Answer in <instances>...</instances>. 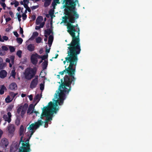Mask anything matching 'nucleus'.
I'll list each match as a JSON object with an SVG mask.
<instances>
[{"instance_id": "9", "label": "nucleus", "mask_w": 152, "mask_h": 152, "mask_svg": "<svg viewBox=\"0 0 152 152\" xmlns=\"http://www.w3.org/2000/svg\"><path fill=\"white\" fill-rule=\"evenodd\" d=\"M7 129L9 134L12 136L15 129L14 125L9 124L7 126Z\"/></svg>"}, {"instance_id": "30", "label": "nucleus", "mask_w": 152, "mask_h": 152, "mask_svg": "<svg viewBox=\"0 0 152 152\" xmlns=\"http://www.w3.org/2000/svg\"><path fill=\"white\" fill-rule=\"evenodd\" d=\"M8 39V38L7 37L4 36L2 37V39L3 40V41L1 42H4V41H7Z\"/></svg>"}, {"instance_id": "21", "label": "nucleus", "mask_w": 152, "mask_h": 152, "mask_svg": "<svg viewBox=\"0 0 152 152\" xmlns=\"http://www.w3.org/2000/svg\"><path fill=\"white\" fill-rule=\"evenodd\" d=\"M28 49L30 51H33L34 49V47L33 45L30 44L27 47Z\"/></svg>"}, {"instance_id": "4", "label": "nucleus", "mask_w": 152, "mask_h": 152, "mask_svg": "<svg viewBox=\"0 0 152 152\" xmlns=\"http://www.w3.org/2000/svg\"><path fill=\"white\" fill-rule=\"evenodd\" d=\"M36 71L35 68L27 69L24 74L25 78L28 80L31 79L35 75Z\"/></svg>"}, {"instance_id": "36", "label": "nucleus", "mask_w": 152, "mask_h": 152, "mask_svg": "<svg viewBox=\"0 0 152 152\" xmlns=\"http://www.w3.org/2000/svg\"><path fill=\"white\" fill-rule=\"evenodd\" d=\"M44 88V83H41L40 85V89L41 91H43Z\"/></svg>"}, {"instance_id": "34", "label": "nucleus", "mask_w": 152, "mask_h": 152, "mask_svg": "<svg viewBox=\"0 0 152 152\" xmlns=\"http://www.w3.org/2000/svg\"><path fill=\"white\" fill-rule=\"evenodd\" d=\"M17 42L20 44L22 43L23 42V39L20 38H18L17 39Z\"/></svg>"}, {"instance_id": "13", "label": "nucleus", "mask_w": 152, "mask_h": 152, "mask_svg": "<svg viewBox=\"0 0 152 152\" xmlns=\"http://www.w3.org/2000/svg\"><path fill=\"white\" fill-rule=\"evenodd\" d=\"M0 144L3 146L6 147L9 144L7 139L5 138H4L1 139Z\"/></svg>"}, {"instance_id": "43", "label": "nucleus", "mask_w": 152, "mask_h": 152, "mask_svg": "<svg viewBox=\"0 0 152 152\" xmlns=\"http://www.w3.org/2000/svg\"><path fill=\"white\" fill-rule=\"evenodd\" d=\"M28 98L30 101H32L33 99V95H30L28 96Z\"/></svg>"}, {"instance_id": "25", "label": "nucleus", "mask_w": 152, "mask_h": 152, "mask_svg": "<svg viewBox=\"0 0 152 152\" xmlns=\"http://www.w3.org/2000/svg\"><path fill=\"white\" fill-rule=\"evenodd\" d=\"M15 57L13 56H11L10 57V59L12 65L14 64V61Z\"/></svg>"}, {"instance_id": "41", "label": "nucleus", "mask_w": 152, "mask_h": 152, "mask_svg": "<svg viewBox=\"0 0 152 152\" xmlns=\"http://www.w3.org/2000/svg\"><path fill=\"white\" fill-rule=\"evenodd\" d=\"M22 17L23 18V19L25 20L27 18V15L25 13H23L22 14Z\"/></svg>"}, {"instance_id": "62", "label": "nucleus", "mask_w": 152, "mask_h": 152, "mask_svg": "<svg viewBox=\"0 0 152 152\" xmlns=\"http://www.w3.org/2000/svg\"><path fill=\"white\" fill-rule=\"evenodd\" d=\"M6 124V122H5L4 123V125H5Z\"/></svg>"}, {"instance_id": "32", "label": "nucleus", "mask_w": 152, "mask_h": 152, "mask_svg": "<svg viewBox=\"0 0 152 152\" xmlns=\"http://www.w3.org/2000/svg\"><path fill=\"white\" fill-rule=\"evenodd\" d=\"M17 94V93H11L10 94V96H11L13 99L14 98V97Z\"/></svg>"}, {"instance_id": "49", "label": "nucleus", "mask_w": 152, "mask_h": 152, "mask_svg": "<svg viewBox=\"0 0 152 152\" xmlns=\"http://www.w3.org/2000/svg\"><path fill=\"white\" fill-rule=\"evenodd\" d=\"M6 22H8L11 20V18H6Z\"/></svg>"}, {"instance_id": "15", "label": "nucleus", "mask_w": 152, "mask_h": 152, "mask_svg": "<svg viewBox=\"0 0 152 152\" xmlns=\"http://www.w3.org/2000/svg\"><path fill=\"white\" fill-rule=\"evenodd\" d=\"M40 97L39 95L37 94L35 96L34 99V103L35 105H36L40 100Z\"/></svg>"}, {"instance_id": "10", "label": "nucleus", "mask_w": 152, "mask_h": 152, "mask_svg": "<svg viewBox=\"0 0 152 152\" xmlns=\"http://www.w3.org/2000/svg\"><path fill=\"white\" fill-rule=\"evenodd\" d=\"M36 24L37 25H41V27H43L45 24L43 18L41 16L38 17L37 19Z\"/></svg>"}, {"instance_id": "6", "label": "nucleus", "mask_w": 152, "mask_h": 152, "mask_svg": "<svg viewBox=\"0 0 152 152\" xmlns=\"http://www.w3.org/2000/svg\"><path fill=\"white\" fill-rule=\"evenodd\" d=\"M41 56L37 53L31 55V61L34 64H36L38 62V59L41 58Z\"/></svg>"}, {"instance_id": "48", "label": "nucleus", "mask_w": 152, "mask_h": 152, "mask_svg": "<svg viewBox=\"0 0 152 152\" xmlns=\"http://www.w3.org/2000/svg\"><path fill=\"white\" fill-rule=\"evenodd\" d=\"M23 9V8L21 9L20 7H18L17 9V10L18 11H20V10H21V12H23L22 11V10Z\"/></svg>"}, {"instance_id": "16", "label": "nucleus", "mask_w": 152, "mask_h": 152, "mask_svg": "<svg viewBox=\"0 0 152 152\" xmlns=\"http://www.w3.org/2000/svg\"><path fill=\"white\" fill-rule=\"evenodd\" d=\"M7 75V72L4 70L1 71L0 72V77L1 78H4Z\"/></svg>"}, {"instance_id": "51", "label": "nucleus", "mask_w": 152, "mask_h": 152, "mask_svg": "<svg viewBox=\"0 0 152 152\" xmlns=\"http://www.w3.org/2000/svg\"><path fill=\"white\" fill-rule=\"evenodd\" d=\"M3 134V131L1 130L0 129V138H1Z\"/></svg>"}, {"instance_id": "7", "label": "nucleus", "mask_w": 152, "mask_h": 152, "mask_svg": "<svg viewBox=\"0 0 152 152\" xmlns=\"http://www.w3.org/2000/svg\"><path fill=\"white\" fill-rule=\"evenodd\" d=\"M35 104H31L28 107V109L27 110V113L28 114H30L32 113L33 114L36 115H37V114H39L38 112L36 111L34 109V108Z\"/></svg>"}, {"instance_id": "53", "label": "nucleus", "mask_w": 152, "mask_h": 152, "mask_svg": "<svg viewBox=\"0 0 152 152\" xmlns=\"http://www.w3.org/2000/svg\"><path fill=\"white\" fill-rule=\"evenodd\" d=\"M3 40L2 39V37H1V35H0V41L1 42L3 41Z\"/></svg>"}, {"instance_id": "52", "label": "nucleus", "mask_w": 152, "mask_h": 152, "mask_svg": "<svg viewBox=\"0 0 152 152\" xmlns=\"http://www.w3.org/2000/svg\"><path fill=\"white\" fill-rule=\"evenodd\" d=\"M26 94H22L21 95V96L22 97H24L26 96Z\"/></svg>"}, {"instance_id": "3", "label": "nucleus", "mask_w": 152, "mask_h": 152, "mask_svg": "<svg viewBox=\"0 0 152 152\" xmlns=\"http://www.w3.org/2000/svg\"><path fill=\"white\" fill-rule=\"evenodd\" d=\"M45 37L46 38L44 39V41L46 42L47 41L48 36L50 35L48 42V45L46 46V53H49V52L50 47L52 45L53 40V36L52 31L51 30L48 29L45 30Z\"/></svg>"}, {"instance_id": "24", "label": "nucleus", "mask_w": 152, "mask_h": 152, "mask_svg": "<svg viewBox=\"0 0 152 152\" xmlns=\"http://www.w3.org/2000/svg\"><path fill=\"white\" fill-rule=\"evenodd\" d=\"M0 3L1 6L3 7V9H4V10H5L6 9V8H7V9L9 10L10 9V7H6V4H5L4 2H0Z\"/></svg>"}, {"instance_id": "17", "label": "nucleus", "mask_w": 152, "mask_h": 152, "mask_svg": "<svg viewBox=\"0 0 152 152\" xmlns=\"http://www.w3.org/2000/svg\"><path fill=\"white\" fill-rule=\"evenodd\" d=\"M15 70V68L14 66H13L10 72V76H12L14 78H15L16 74Z\"/></svg>"}, {"instance_id": "39", "label": "nucleus", "mask_w": 152, "mask_h": 152, "mask_svg": "<svg viewBox=\"0 0 152 152\" xmlns=\"http://www.w3.org/2000/svg\"><path fill=\"white\" fill-rule=\"evenodd\" d=\"M2 49L5 52V51H7L8 50V48L5 46H3L2 47Z\"/></svg>"}, {"instance_id": "58", "label": "nucleus", "mask_w": 152, "mask_h": 152, "mask_svg": "<svg viewBox=\"0 0 152 152\" xmlns=\"http://www.w3.org/2000/svg\"><path fill=\"white\" fill-rule=\"evenodd\" d=\"M2 2H4L5 0H1Z\"/></svg>"}, {"instance_id": "12", "label": "nucleus", "mask_w": 152, "mask_h": 152, "mask_svg": "<svg viewBox=\"0 0 152 152\" xmlns=\"http://www.w3.org/2000/svg\"><path fill=\"white\" fill-rule=\"evenodd\" d=\"M11 113L9 112L8 113L7 115H4L3 116L5 121H7L8 123H10L11 121Z\"/></svg>"}, {"instance_id": "57", "label": "nucleus", "mask_w": 152, "mask_h": 152, "mask_svg": "<svg viewBox=\"0 0 152 152\" xmlns=\"http://www.w3.org/2000/svg\"><path fill=\"white\" fill-rule=\"evenodd\" d=\"M42 50H41L40 51V53H42Z\"/></svg>"}, {"instance_id": "2", "label": "nucleus", "mask_w": 152, "mask_h": 152, "mask_svg": "<svg viewBox=\"0 0 152 152\" xmlns=\"http://www.w3.org/2000/svg\"><path fill=\"white\" fill-rule=\"evenodd\" d=\"M46 108L42 110V114L41 115L40 118L41 119L44 116H45L46 118V120L44 121H42L41 120H39L37 122L34 124H31L27 128L29 132H28V136L29 137L28 139L25 140V139L23 137V136L26 131V128L24 127L23 125H21L19 131L20 135V143L21 142L22 146L20 147L19 149V152H29L30 150V145L29 144L28 141L32 135L33 134L35 130L38 128L40 126L42 125L43 123H45V127H47L48 125L47 123L48 121L52 120V115L54 113H52L51 115H49V114L50 113V112H49L47 113V114H45L44 113V112L45 111Z\"/></svg>"}, {"instance_id": "5", "label": "nucleus", "mask_w": 152, "mask_h": 152, "mask_svg": "<svg viewBox=\"0 0 152 152\" xmlns=\"http://www.w3.org/2000/svg\"><path fill=\"white\" fill-rule=\"evenodd\" d=\"M28 106V104L26 103L24 105H19L17 109V113L18 114L20 115L21 116L23 117L26 113Z\"/></svg>"}, {"instance_id": "1", "label": "nucleus", "mask_w": 152, "mask_h": 152, "mask_svg": "<svg viewBox=\"0 0 152 152\" xmlns=\"http://www.w3.org/2000/svg\"><path fill=\"white\" fill-rule=\"evenodd\" d=\"M78 17H66L65 22L67 23V31L72 37V39L70 44H68V55L66 58V61H64V64L66 61L69 63V66L65 70L59 73L57 75L58 78H61L60 84L62 85L59 88L58 91L56 93L53 103L50 102L48 107L44 112L45 114L50 112L49 114L51 115L52 113H56L59 109L58 105H61L63 103L64 100L66 99V95L70 90V85L75 80L74 77L75 66L77 58V55L80 53V50L79 38L80 29L77 25L73 26L71 23H74L75 20Z\"/></svg>"}, {"instance_id": "28", "label": "nucleus", "mask_w": 152, "mask_h": 152, "mask_svg": "<svg viewBox=\"0 0 152 152\" xmlns=\"http://www.w3.org/2000/svg\"><path fill=\"white\" fill-rule=\"evenodd\" d=\"M42 40V38L39 37H37L36 39V41L37 43H39L41 42Z\"/></svg>"}, {"instance_id": "38", "label": "nucleus", "mask_w": 152, "mask_h": 152, "mask_svg": "<svg viewBox=\"0 0 152 152\" xmlns=\"http://www.w3.org/2000/svg\"><path fill=\"white\" fill-rule=\"evenodd\" d=\"M5 54V52L4 51H3L2 49L0 50V55H4Z\"/></svg>"}, {"instance_id": "27", "label": "nucleus", "mask_w": 152, "mask_h": 152, "mask_svg": "<svg viewBox=\"0 0 152 152\" xmlns=\"http://www.w3.org/2000/svg\"><path fill=\"white\" fill-rule=\"evenodd\" d=\"M8 47L10 51L11 52H13L15 51V49L14 47L11 46H9Z\"/></svg>"}, {"instance_id": "54", "label": "nucleus", "mask_w": 152, "mask_h": 152, "mask_svg": "<svg viewBox=\"0 0 152 152\" xmlns=\"http://www.w3.org/2000/svg\"><path fill=\"white\" fill-rule=\"evenodd\" d=\"M58 54H56V57H54V58H57V57H58Z\"/></svg>"}, {"instance_id": "40", "label": "nucleus", "mask_w": 152, "mask_h": 152, "mask_svg": "<svg viewBox=\"0 0 152 152\" xmlns=\"http://www.w3.org/2000/svg\"><path fill=\"white\" fill-rule=\"evenodd\" d=\"M38 33L37 32H35L33 33V35H32V36L33 37H36L37 36H38Z\"/></svg>"}, {"instance_id": "44", "label": "nucleus", "mask_w": 152, "mask_h": 152, "mask_svg": "<svg viewBox=\"0 0 152 152\" xmlns=\"http://www.w3.org/2000/svg\"><path fill=\"white\" fill-rule=\"evenodd\" d=\"M49 14L50 15V16H51V18H53V17H54V16H53V12H52L51 11H50L49 12Z\"/></svg>"}, {"instance_id": "61", "label": "nucleus", "mask_w": 152, "mask_h": 152, "mask_svg": "<svg viewBox=\"0 0 152 152\" xmlns=\"http://www.w3.org/2000/svg\"><path fill=\"white\" fill-rule=\"evenodd\" d=\"M22 37H24V35H23V34H22Z\"/></svg>"}, {"instance_id": "50", "label": "nucleus", "mask_w": 152, "mask_h": 152, "mask_svg": "<svg viewBox=\"0 0 152 152\" xmlns=\"http://www.w3.org/2000/svg\"><path fill=\"white\" fill-rule=\"evenodd\" d=\"M23 29L22 28H21L20 27V33L22 34H23Z\"/></svg>"}, {"instance_id": "26", "label": "nucleus", "mask_w": 152, "mask_h": 152, "mask_svg": "<svg viewBox=\"0 0 152 152\" xmlns=\"http://www.w3.org/2000/svg\"><path fill=\"white\" fill-rule=\"evenodd\" d=\"M59 0H54L53 1L52 3V5L54 8L56 5L57 4L59 3Z\"/></svg>"}, {"instance_id": "64", "label": "nucleus", "mask_w": 152, "mask_h": 152, "mask_svg": "<svg viewBox=\"0 0 152 152\" xmlns=\"http://www.w3.org/2000/svg\"><path fill=\"white\" fill-rule=\"evenodd\" d=\"M65 41H66V42H67V40H65Z\"/></svg>"}, {"instance_id": "35", "label": "nucleus", "mask_w": 152, "mask_h": 152, "mask_svg": "<svg viewBox=\"0 0 152 152\" xmlns=\"http://www.w3.org/2000/svg\"><path fill=\"white\" fill-rule=\"evenodd\" d=\"M6 61L7 62L9 63V66L10 67H11L12 66V64H11V63L10 61V60L9 58H7L6 59Z\"/></svg>"}, {"instance_id": "31", "label": "nucleus", "mask_w": 152, "mask_h": 152, "mask_svg": "<svg viewBox=\"0 0 152 152\" xmlns=\"http://www.w3.org/2000/svg\"><path fill=\"white\" fill-rule=\"evenodd\" d=\"M14 107V105L13 104H11L8 107L7 110L8 111H10Z\"/></svg>"}, {"instance_id": "33", "label": "nucleus", "mask_w": 152, "mask_h": 152, "mask_svg": "<svg viewBox=\"0 0 152 152\" xmlns=\"http://www.w3.org/2000/svg\"><path fill=\"white\" fill-rule=\"evenodd\" d=\"M16 15L17 16V18L18 19V21L20 22L21 21V15L20 14V13H17L16 14Z\"/></svg>"}, {"instance_id": "47", "label": "nucleus", "mask_w": 152, "mask_h": 152, "mask_svg": "<svg viewBox=\"0 0 152 152\" xmlns=\"http://www.w3.org/2000/svg\"><path fill=\"white\" fill-rule=\"evenodd\" d=\"M14 35L16 37H18V34L17 32H14Z\"/></svg>"}, {"instance_id": "63", "label": "nucleus", "mask_w": 152, "mask_h": 152, "mask_svg": "<svg viewBox=\"0 0 152 152\" xmlns=\"http://www.w3.org/2000/svg\"><path fill=\"white\" fill-rule=\"evenodd\" d=\"M42 73H43V72H41V74H42Z\"/></svg>"}, {"instance_id": "22", "label": "nucleus", "mask_w": 152, "mask_h": 152, "mask_svg": "<svg viewBox=\"0 0 152 152\" xmlns=\"http://www.w3.org/2000/svg\"><path fill=\"white\" fill-rule=\"evenodd\" d=\"M47 53V54L46 55H44L42 56H41V58L42 60L39 62V63H40V64L42 62V60H44V61L45 60H47V58H48V55L47 54L48 53Z\"/></svg>"}, {"instance_id": "29", "label": "nucleus", "mask_w": 152, "mask_h": 152, "mask_svg": "<svg viewBox=\"0 0 152 152\" xmlns=\"http://www.w3.org/2000/svg\"><path fill=\"white\" fill-rule=\"evenodd\" d=\"M22 52L21 50H19L17 52V55L20 58L21 57V54Z\"/></svg>"}, {"instance_id": "20", "label": "nucleus", "mask_w": 152, "mask_h": 152, "mask_svg": "<svg viewBox=\"0 0 152 152\" xmlns=\"http://www.w3.org/2000/svg\"><path fill=\"white\" fill-rule=\"evenodd\" d=\"M13 100V98L11 97V96L8 95L7 97L5 99V101L7 103H9L11 102Z\"/></svg>"}, {"instance_id": "55", "label": "nucleus", "mask_w": 152, "mask_h": 152, "mask_svg": "<svg viewBox=\"0 0 152 152\" xmlns=\"http://www.w3.org/2000/svg\"><path fill=\"white\" fill-rule=\"evenodd\" d=\"M32 18L34 20L36 18V17L34 16H32Z\"/></svg>"}, {"instance_id": "11", "label": "nucleus", "mask_w": 152, "mask_h": 152, "mask_svg": "<svg viewBox=\"0 0 152 152\" xmlns=\"http://www.w3.org/2000/svg\"><path fill=\"white\" fill-rule=\"evenodd\" d=\"M38 83V79L37 77H36L32 80L31 82L30 87L31 88H35L37 84Z\"/></svg>"}, {"instance_id": "23", "label": "nucleus", "mask_w": 152, "mask_h": 152, "mask_svg": "<svg viewBox=\"0 0 152 152\" xmlns=\"http://www.w3.org/2000/svg\"><path fill=\"white\" fill-rule=\"evenodd\" d=\"M45 2L44 5L45 7L48 6L50 4L51 0H45Z\"/></svg>"}, {"instance_id": "8", "label": "nucleus", "mask_w": 152, "mask_h": 152, "mask_svg": "<svg viewBox=\"0 0 152 152\" xmlns=\"http://www.w3.org/2000/svg\"><path fill=\"white\" fill-rule=\"evenodd\" d=\"M29 3V0H23L20 2V4L21 5H23L24 7L26 9L24 13H23L26 14L27 12V11L29 12H31V10L30 8L28 6V4Z\"/></svg>"}, {"instance_id": "14", "label": "nucleus", "mask_w": 152, "mask_h": 152, "mask_svg": "<svg viewBox=\"0 0 152 152\" xmlns=\"http://www.w3.org/2000/svg\"><path fill=\"white\" fill-rule=\"evenodd\" d=\"M9 87L12 90H15L17 88V86L15 83H13L10 85Z\"/></svg>"}, {"instance_id": "42", "label": "nucleus", "mask_w": 152, "mask_h": 152, "mask_svg": "<svg viewBox=\"0 0 152 152\" xmlns=\"http://www.w3.org/2000/svg\"><path fill=\"white\" fill-rule=\"evenodd\" d=\"M8 13L12 17H14V14L13 13L11 10H9L8 12Z\"/></svg>"}, {"instance_id": "59", "label": "nucleus", "mask_w": 152, "mask_h": 152, "mask_svg": "<svg viewBox=\"0 0 152 152\" xmlns=\"http://www.w3.org/2000/svg\"><path fill=\"white\" fill-rule=\"evenodd\" d=\"M46 20V18H45L44 20V22H45Z\"/></svg>"}, {"instance_id": "19", "label": "nucleus", "mask_w": 152, "mask_h": 152, "mask_svg": "<svg viewBox=\"0 0 152 152\" xmlns=\"http://www.w3.org/2000/svg\"><path fill=\"white\" fill-rule=\"evenodd\" d=\"M48 65V60H45L42 64V66L43 69L46 68Z\"/></svg>"}, {"instance_id": "37", "label": "nucleus", "mask_w": 152, "mask_h": 152, "mask_svg": "<svg viewBox=\"0 0 152 152\" xmlns=\"http://www.w3.org/2000/svg\"><path fill=\"white\" fill-rule=\"evenodd\" d=\"M11 4H14L15 7H17L19 5V3L16 1H15L14 3H11Z\"/></svg>"}, {"instance_id": "45", "label": "nucleus", "mask_w": 152, "mask_h": 152, "mask_svg": "<svg viewBox=\"0 0 152 152\" xmlns=\"http://www.w3.org/2000/svg\"><path fill=\"white\" fill-rule=\"evenodd\" d=\"M43 27H41V25H39V26H36L35 27V29L36 30L39 29L40 28H42Z\"/></svg>"}, {"instance_id": "18", "label": "nucleus", "mask_w": 152, "mask_h": 152, "mask_svg": "<svg viewBox=\"0 0 152 152\" xmlns=\"http://www.w3.org/2000/svg\"><path fill=\"white\" fill-rule=\"evenodd\" d=\"M0 94L2 95L3 94L4 91L7 90V88L4 85H2L0 86Z\"/></svg>"}, {"instance_id": "56", "label": "nucleus", "mask_w": 152, "mask_h": 152, "mask_svg": "<svg viewBox=\"0 0 152 152\" xmlns=\"http://www.w3.org/2000/svg\"><path fill=\"white\" fill-rule=\"evenodd\" d=\"M33 0V1H34L35 2H37V1H39L40 0Z\"/></svg>"}, {"instance_id": "60", "label": "nucleus", "mask_w": 152, "mask_h": 152, "mask_svg": "<svg viewBox=\"0 0 152 152\" xmlns=\"http://www.w3.org/2000/svg\"><path fill=\"white\" fill-rule=\"evenodd\" d=\"M1 10H2V8H0V12L1 11Z\"/></svg>"}, {"instance_id": "46", "label": "nucleus", "mask_w": 152, "mask_h": 152, "mask_svg": "<svg viewBox=\"0 0 152 152\" xmlns=\"http://www.w3.org/2000/svg\"><path fill=\"white\" fill-rule=\"evenodd\" d=\"M38 7V6H33L31 7V9L32 10H35Z\"/></svg>"}]
</instances>
